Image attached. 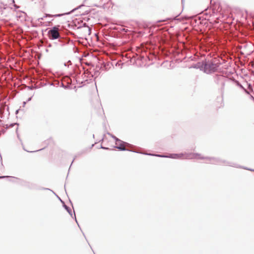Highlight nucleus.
Returning <instances> with one entry per match:
<instances>
[{
    "label": "nucleus",
    "mask_w": 254,
    "mask_h": 254,
    "mask_svg": "<svg viewBox=\"0 0 254 254\" xmlns=\"http://www.w3.org/2000/svg\"><path fill=\"white\" fill-rule=\"evenodd\" d=\"M90 11H88V10H86L85 11V12H84L83 13H82V14H81V15H87L89 14Z\"/></svg>",
    "instance_id": "30"
},
{
    "label": "nucleus",
    "mask_w": 254,
    "mask_h": 254,
    "mask_svg": "<svg viewBox=\"0 0 254 254\" xmlns=\"http://www.w3.org/2000/svg\"><path fill=\"white\" fill-rule=\"evenodd\" d=\"M51 191H52V192H53V193H54L56 196V195H57V194H56V193H55L53 190H51Z\"/></svg>",
    "instance_id": "45"
},
{
    "label": "nucleus",
    "mask_w": 254,
    "mask_h": 254,
    "mask_svg": "<svg viewBox=\"0 0 254 254\" xmlns=\"http://www.w3.org/2000/svg\"><path fill=\"white\" fill-rule=\"evenodd\" d=\"M3 9H6V8L4 6V7H3Z\"/></svg>",
    "instance_id": "52"
},
{
    "label": "nucleus",
    "mask_w": 254,
    "mask_h": 254,
    "mask_svg": "<svg viewBox=\"0 0 254 254\" xmlns=\"http://www.w3.org/2000/svg\"><path fill=\"white\" fill-rule=\"evenodd\" d=\"M68 63H70V64H71V61H70V60H69V61H68Z\"/></svg>",
    "instance_id": "50"
},
{
    "label": "nucleus",
    "mask_w": 254,
    "mask_h": 254,
    "mask_svg": "<svg viewBox=\"0 0 254 254\" xmlns=\"http://www.w3.org/2000/svg\"><path fill=\"white\" fill-rule=\"evenodd\" d=\"M202 65L203 66L201 67L202 71L207 74H210L216 71L219 66L217 64L209 60H203Z\"/></svg>",
    "instance_id": "3"
},
{
    "label": "nucleus",
    "mask_w": 254,
    "mask_h": 254,
    "mask_svg": "<svg viewBox=\"0 0 254 254\" xmlns=\"http://www.w3.org/2000/svg\"><path fill=\"white\" fill-rule=\"evenodd\" d=\"M48 16H49L52 17V16H51L50 14H48V15H46V16H44L42 17L39 18L38 19V21H40V20H43V19H44V17H47Z\"/></svg>",
    "instance_id": "29"
},
{
    "label": "nucleus",
    "mask_w": 254,
    "mask_h": 254,
    "mask_svg": "<svg viewBox=\"0 0 254 254\" xmlns=\"http://www.w3.org/2000/svg\"><path fill=\"white\" fill-rule=\"evenodd\" d=\"M27 102L26 101H23L22 103V106L24 107L25 105L26 104Z\"/></svg>",
    "instance_id": "39"
},
{
    "label": "nucleus",
    "mask_w": 254,
    "mask_h": 254,
    "mask_svg": "<svg viewBox=\"0 0 254 254\" xmlns=\"http://www.w3.org/2000/svg\"><path fill=\"white\" fill-rule=\"evenodd\" d=\"M55 84V86H59V82H58V83H56V84Z\"/></svg>",
    "instance_id": "46"
},
{
    "label": "nucleus",
    "mask_w": 254,
    "mask_h": 254,
    "mask_svg": "<svg viewBox=\"0 0 254 254\" xmlns=\"http://www.w3.org/2000/svg\"><path fill=\"white\" fill-rule=\"evenodd\" d=\"M246 84L248 88L247 90L249 92L250 94H251V92H253V85L251 83H248V82H246Z\"/></svg>",
    "instance_id": "19"
},
{
    "label": "nucleus",
    "mask_w": 254,
    "mask_h": 254,
    "mask_svg": "<svg viewBox=\"0 0 254 254\" xmlns=\"http://www.w3.org/2000/svg\"><path fill=\"white\" fill-rule=\"evenodd\" d=\"M200 154L198 153H186V159H192L195 158L197 157H200Z\"/></svg>",
    "instance_id": "10"
},
{
    "label": "nucleus",
    "mask_w": 254,
    "mask_h": 254,
    "mask_svg": "<svg viewBox=\"0 0 254 254\" xmlns=\"http://www.w3.org/2000/svg\"><path fill=\"white\" fill-rule=\"evenodd\" d=\"M84 4L82 3L81 4V5L78 6L77 7L72 9L69 12H65L64 13H63V14H56L54 15V17H60V16H62L63 15H69V14H70L71 13H72L74 11H75V10L78 9H80L82 6H84Z\"/></svg>",
    "instance_id": "8"
},
{
    "label": "nucleus",
    "mask_w": 254,
    "mask_h": 254,
    "mask_svg": "<svg viewBox=\"0 0 254 254\" xmlns=\"http://www.w3.org/2000/svg\"><path fill=\"white\" fill-rule=\"evenodd\" d=\"M237 85L240 88L243 89L245 93L249 96V98L254 101V97L253 96V95L250 94L249 92L248 91V90L242 85L241 83H240L239 81H237Z\"/></svg>",
    "instance_id": "11"
},
{
    "label": "nucleus",
    "mask_w": 254,
    "mask_h": 254,
    "mask_svg": "<svg viewBox=\"0 0 254 254\" xmlns=\"http://www.w3.org/2000/svg\"><path fill=\"white\" fill-rule=\"evenodd\" d=\"M60 86L65 89H71L72 88L71 84L65 85L63 83H61Z\"/></svg>",
    "instance_id": "20"
},
{
    "label": "nucleus",
    "mask_w": 254,
    "mask_h": 254,
    "mask_svg": "<svg viewBox=\"0 0 254 254\" xmlns=\"http://www.w3.org/2000/svg\"><path fill=\"white\" fill-rule=\"evenodd\" d=\"M20 184L21 186L26 187L29 190H37L38 189V186L35 183L28 182L26 181L20 180Z\"/></svg>",
    "instance_id": "5"
},
{
    "label": "nucleus",
    "mask_w": 254,
    "mask_h": 254,
    "mask_svg": "<svg viewBox=\"0 0 254 254\" xmlns=\"http://www.w3.org/2000/svg\"><path fill=\"white\" fill-rule=\"evenodd\" d=\"M125 144L129 145V144L121 140V141H118L117 144H116V146H114V147L118 149L120 151H127L137 153V152L134 151L132 150L126 148L124 147V145Z\"/></svg>",
    "instance_id": "6"
},
{
    "label": "nucleus",
    "mask_w": 254,
    "mask_h": 254,
    "mask_svg": "<svg viewBox=\"0 0 254 254\" xmlns=\"http://www.w3.org/2000/svg\"><path fill=\"white\" fill-rule=\"evenodd\" d=\"M57 197L59 199V200L61 202V203L63 204V202H64V200H63L58 195H56Z\"/></svg>",
    "instance_id": "31"
},
{
    "label": "nucleus",
    "mask_w": 254,
    "mask_h": 254,
    "mask_svg": "<svg viewBox=\"0 0 254 254\" xmlns=\"http://www.w3.org/2000/svg\"><path fill=\"white\" fill-rule=\"evenodd\" d=\"M92 137H94V134H93Z\"/></svg>",
    "instance_id": "54"
},
{
    "label": "nucleus",
    "mask_w": 254,
    "mask_h": 254,
    "mask_svg": "<svg viewBox=\"0 0 254 254\" xmlns=\"http://www.w3.org/2000/svg\"><path fill=\"white\" fill-rule=\"evenodd\" d=\"M124 64L123 63H120V62L118 61L116 62L115 65L116 66H120V68H122Z\"/></svg>",
    "instance_id": "21"
},
{
    "label": "nucleus",
    "mask_w": 254,
    "mask_h": 254,
    "mask_svg": "<svg viewBox=\"0 0 254 254\" xmlns=\"http://www.w3.org/2000/svg\"><path fill=\"white\" fill-rule=\"evenodd\" d=\"M12 2L14 4H13V6H14L16 8H18V6H17L15 4V3H15V1H14V0H12Z\"/></svg>",
    "instance_id": "34"
},
{
    "label": "nucleus",
    "mask_w": 254,
    "mask_h": 254,
    "mask_svg": "<svg viewBox=\"0 0 254 254\" xmlns=\"http://www.w3.org/2000/svg\"><path fill=\"white\" fill-rule=\"evenodd\" d=\"M39 88H40L39 86H34V89H38Z\"/></svg>",
    "instance_id": "42"
},
{
    "label": "nucleus",
    "mask_w": 254,
    "mask_h": 254,
    "mask_svg": "<svg viewBox=\"0 0 254 254\" xmlns=\"http://www.w3.org/2000/svg\"><path fill=\"white\" fill-rule=\"evenodd\" d=\"M81 27H88V25L86 23H83L81 26L78 27V28H80Z\"/></svg>",
    "instance_id": "27"
},
{
    "label": "nucleus",
    "mask_w": 254,
    "mask_h": 254,
    "mask_svg": "<svg viewBox=\"0 0 254 254\" xmlns=\"http://www.w3.org/2000/svg\"><path fill=\"white\" fill-rule=\"evenodd\" d=\"M8 128V127H6L4 128H1L0 129V135H1V134L4 133L6 131V130Z\"/></svg>",
    "instance_id": "24"
},
{
    "label": "nucleus",
    "mask_w": 254,
    "mask_h": 254,
    "mask_svg": "<svg viewBox=\"0 0 254 254\" xmlns=\"http://www.w3.org/2000/svg\"><path fill=\"white\" fill-rule=\"evenodd\" d=\"M87 80H85V81H77L76 80V82L77 83L79 82V83H81V84H83V83H85Z\"/></svg>",
    "instance_id": "37"
},
{
    "label": "nucleus",
    "mask_w": 254,
    "mask_h": 254,
    "mask_svg": "<svg viewBox=\"0 0 254 254\" xmlns=\"http://www.w3.org/2000/svg\"><path fill=\"white\" fill-rule=\"evenodd\" d=\"M4 178L7 179V180L8 181H9V182H13L12 180L14 179H16L20 180L19 179H18L17 178L12 177V176H0V179H4Z\"/></svg>",
    "instance_id": "15"
},
{
    "label": "nucleus",
    "mask_w": 254,
    "mask_h": 254,
    "mask_svg": "<svg viewBox=\"0 0 254 254\" xmlns=\"http://www.w3.org/2000/svg\"><path fill=\"white\" fill-rule=\"evenodd\" d=\"M33 97V96H31L30 97L28 98L26 101L27 102H29L31 100L32 98Z\"/></svg>",
    "instance_id": "36"
},
{
    "label": "nucleus",
    "mask_w": 254,
    "mask_h": 254,
    "mask_svg": "<svg viewBox=\"0 0 254 254\" xmlns=\"http://www.w3.org/2000/svg\"><path fill=\"white\" fill-rule=\"evenodd\" d=\"M184 0H182V2L183 3Z\"/></svg>",
    "instance_id": "55"
},
{
    "label": "nucleus",
    "mask_w": 254,
    "mask_h": 254,
    "mask_svg": "<svg viewBox=\"0 0 254 254\" xmlns=\"http://www.w3.org/2000/svg\"><path fill=\"white\" fill-rule=\"evenodd\" d=\"M52 141H53V140L51 138H50L48 139L47 140H45L43 142V144L45 145V147H43V148H41L40 149L37 150L36 151H39L43 150L46 147H47L48 145H49Z\"/></svg>",
    "instance_id": "16"
},
{
    "label": "nucleus",
    "mask_w": 254,
    "mask_h": 254,
    "mask_svg": "<svg viewBox=\"0 0 254 254\" xmlns=\"http://www.w3.org/2000/svg\"><path fill=\"white\" fill-rule=\"evenodd\" d=\"M99 66H96V68L95 69L94 71V75L95 76H98L100 74L99 68L98 67Z\"/></svg>",
    "instance_id": "22"
},
{
    "label": "nucleus",
    "mask_w": 254,
    "mask_h": 254,
    "mask_svg": "<svg viewBox=\"0 0 254 254\" xmlns=\"http://www.w3.org/2000/svg\"><path fill=\"white\" fill-rule=\"evenodd\" d=\"M107 134L109 135L112 138H113L115 140L116 142V144H117L118 141H121V140L120 139L118 138L115 135L111 133L110 132H107Z\"/></svg>",
    "instance_id": "18"
},
{
    "label": "nucleus",
    "mask_w": 254,
    "mask_h": 254,
    "mask_svg": "<svg viewBox=\"0 0 254 254\" xmlns=\"http://www.w3.org/2000/svg\"><path fill=\"white\" fill-rule=\"evenodd\" d=\"M203 66L202 65V61L200 62H198L195 64H193L189 67V68H195V69H199L200 70L202 71V68L201 67Z\"/></svg>",
    "instance_id": "13"
},
{
    "label": "nucleus",
    "mask_w": 254,
    "mask_h": 254,
    "mask_svg": "<svg viewBox=\"0 0 254 254\" xmlns=\"http://www.w3.org/2000/svg\"><path fill=\"white\" fill-rule=\"evenodd\" d=\"M37 190H51L49 189V188H44V187H39V186H38V189Z\"/></svg>",
    "instance_id": "25"
},
{
    "label": "nucleus",
    "mask_w": 254,
    "mask_h": 254,
    "mask_svg": "<svg viewBox=\"0 0 254 254\" xmlns=\"http://www.w3.org/2000/svg\"><path fill=\"white\" fill-rule=\"evenodd\" d=\"M74 159H75V158H74V159H73V160L72 161V162H71V165H70V167H71V165H72V163L73 162V161H74ZM70 168V167H69V168Z\"/></svg>",
    "instance_id": "47"
},
{
    "label": "nucleus",
    "mask_w": 254,
    "mask_h": 254,
    "mask_svg": "<svg viewBox=\"0 0 254 254\" xmlns=\"http://www.w3.org/2000/svg\"><path fill=\"white\" fill-rule=\"evenodd\" d=\"M145 154L149 155V156H157V157H162V158H169V154L168 155H166L165 154H152V153H146Z\"/></svg>",
    "instance_id": "17"
},
{
    "label": "nucleus",
    "mask_w": 254,
    "mask_h": 254,
    "mask_svg": "<svg viewBox=\"0 0 254 254\" xmlns=\"http://www.w3.org/2000/svg\"><path fill=\"white\" fill-rule=\"evenodd\" d=\"M98 149H104V150H113V149H110V148L109 147H104L103 146L102 144L100 145V146H99L98 147Z\"/></svg>",
    "instance_id": "23"
},
{
    "label": "nucleus",
    "mask_w": 254,
    "mask_h": 254,
    "mask_svg": "<svg viewBox=\"0 0 254 254\" xmlns=\"http://www.w3.org/2000/svg\"><path fill=\"white\" fill-rule=\"evenodd\" d=\"M181 13H180L179 14L176 15V16L173 17H168L164 19H161L157 21V23L161 22H164L166 21L170 20H178L181 21V18H178L177 17L180 15Z\"/></svg>",
    "instance_id": "12"
},
{
    "label": "nucleus",
    "mask_w": 254,
    "mask_h": 254,
    "mask_svg": "<svg viewBox=\"0 0 254 254\" xmlns=\"http://www.w3.org/2000/svg\"><path fill=\"white\" fill-rule=\"evenodd\" d=\"M64 65L65 66H67V67H68V65H67V63H64Z\"/></svg>",
    "instance_id": "43"
},
{
    "label": "nucleus",
    "mask_w": 254,
    "mask_h": 254,
    "mask_svg": "<svg viewBox=\"0 0 254 254\" xmlns=\"http://www.w3.org/2000/svg\"><path fill=\"white\" fill-rule=\"evenodd\" d=\"M53 44H54V45H56L57 44V42H54V43H53Z\"/></svg>",
    "instance_id": "49"
},
{
    "label": "nucleus",
    "mask_w": 254,
    "mask_h": 254,
    "mask_svg": "<svg viewBox=\"0 0 254 254\" xmlns=\"http://www.w3.org/2000/svg\"><path fill=\"white\" fill-rule=\"evenodd\" d=\"M205 14H206V15H207V14H208V13H207V12H206Z\"/></svg>",
    "instance_id": "51"
},
{
    "label": "nucleus",
    "mask_w": 254,
    "mask_h": 254,
    "mask_svg": "<svg viewBox=\"0 0 254 254\" xmlns=\"http://www.w3.org/2000/svg\"><path fill=\"white\" fill-rule=\"evenodd\" d=\"M74 218L75 221V222H76V223L77 224L78 226H79V224H78V222H77V219H76V216H75V214H74Z\"/></svg>",
    "instance_id": "35"
},
{
    "label": "nucleus",
    "mask_w": 254,
    "mask_h": 254,
    "mask_svg": "<svg viewBox=\"0 0 254 254\" xmlns=\"http://www.w3.org/2000/svg\"><path fill=\"white\" fill-rule=\"evenodd\" d=\"M200 159H206L210 161L211 164H214V165H226V166H229L232 167H239L241 168H243L245 170H250L252 172H254V169L252 168H249L245 167H242V166H237L235 163H233L231 162H229L226 160H224L223 159H221L219 157H200Z\"/></svg>",
    "instance_id": "2"
},
{
    "label": "nucleus",
    "mask_w": 254,
    "mask_h": 254,
    "mask_svg": "<svg viewBox=\"0 0 254 254\" xmlns=\"http://www.w3.org/2000/svg\"><path fill=\"white\" fill-rule=\"evenodd\" d=\"M15 125H19V124L18 123H11L10 124L9 126H7L6 125V127H8V128L9 127H13Z\"/></svg>",
    "instance_id": "26"
},
{
    "label": "nucleus",
    "mask_w": 254,
    "mask_h": 254,
    "mask_svg": "<svg viewBox=\"0 0 254 254\" xmlns=\"http://www.w3.org/2000/svg\"><path fill=\"white\" fill-rule=\"evenodd\" d=\"M27 88L29 90H33L34 89V86H27Z\"/></svg>",
    "instance_id": "33"
},
{
    "label": "nucleus",
    "mask_w": 254,
    "mask_h": 254,
    "mask_svg": "<svg viewBox=\"0 0 254 254\" xmlns=\"http://www.w3.org/2000/svg\"><path fill=\"white\" fill-rule=\"evenodd\" d=\"M60 25H55L52 27L48 31V36L50 40L58 39V41L60 43V46L63 47L66 45H70L71 46H74V43L72 40H64L62 38L59 34V29Z\"/></svg>",
    "instance_id": "1"
},
{
    "label": "nucleus",
    "mask_w": 254,
    "mask_h": 254,
    "mask_svg": "<svg viewBox=\"0 0 254 254\" xmlns=\"http://www.w3.org/2000/svg\"><path fill=\"white\" fill-rule=\"evenodd\" d=\"M98 142L96 141V142H95V143H94V144H92V145H91V146L90 148H92L94 146V145H95V144H97Z\"/></svg>",
    "instance_id": "41"
},
{
    "label": "nucleus",
    "mask_w": 254,
    "mask_h": 254,
    "mask_svg": "<svg viewBox=\"0 0 254 254\" xmlns=\"http://www.w3.org/2000/svg\"><path fill=\"white\" fill-rule=\"evenodd\" d=\"M185 157L186 158V153H172L169 154V158L172 159H181Z\"/></svg>",
    "instance_id": "7"
},
{
    "label": "nucleus",
    "mask_w": 254,
    "mask_h": 254,
    "mask_svg": "<svg viewBox=\"0 0 254 254\" xmlns=\"http://www.w3.org/2000/svg\"><path fill=\"white\" fill-rule=\"evenodd\" d=\"M52 47V44H48V47Z\"/></svg>",
    "instance_id": "44"
},
{
    "label": "nucleus",
    "mask_w": 254,
    "mask_h": 254,
    "mask_svg": "<svg viewBox=\"0 0 254 254\" xmlns=\"http://www.w3.org/2000/svg\"><path fill=\"white\" fill-rule=\"evenodd\" d=\"M111 64H112L110 63H105L103 62L101 65V66H98L99 69H102L105 71L108 70L110 67H111Z\"/></svg>",
    "instance_id": "9"
},
{
    "label": "nucleus",
    "mask_w": 254,
    "mask_h": 254,
    "mask_svg": "<svg viewBox=\"0 0 254 254\" xmlns=\"http://www.w3.org/2000/svg\"><path fill=\"white\" fill-rule=\"evenodd\" d=\"M252 24H254V21H252Z\"/></svg>",
    "instance_id": "53"
},
{
    "label": "nucleus",
    "mask_w": 254,
    "mask_h": 254,
    "mask_svg": "<svg viewBox=\"0 0 254 254\" xmlns=\"http://www.w3.org/2000/svg\"><path fill=\"white\" fill-rule=\"evenodd\" d=\"M62 204L64 208L67 211V212L70 215V216L73 218L71 208L69 206L66 205L64 202H63V203Z\"/></svg>",
    "instance_id": "14"
},
{
    "label": "nucleus",
    "mask_w": 254,
    "mask_h": 254,
    "mask_svg": "<svg viewBox=\"0 0 254 254\" xmlns=\"http://www.w3.org/2000/svg\"><path fill=\"white\" fill-rule=\"evenodd\" d=\"M19 111L20 109L16 110L15 111V114L17 115L19 113Z\"/></svg>",
    "instance_id": "40"
},
{
    "label": "nucleus",
    "mask_w": 254,
    "mask_h": 254,
    "mask_svg": "<svg viewBox=\"0 0 254 254\" xmlns=\"http://www.w3.org/2000/svg\"><path fill=\"white\" fill-rule=\"evenodd\" d=\"M0 13H1V14H3V11L2 10L0 11Z\"/></svg>",
    "instance_id": "48"
},
{
    "label": "nucleus",
    "mask_w": 254,
    "mask_h": 254,
    "mask_svg": "<svg viewBox=\"0 0 254 254\" xmlns=\"http://www.w3.org/2000/svg\"><path fill=\"white\" fill-rule=\"evenodd\" d=\"M47 85H48V83H47V82H46V83L41 82L40 84L39 87H42L45 86Z\"/></svg>",
    "instance_id": "28"
},
{
    "label": "nucleus",
    "mask_w": 254,
    "mask_h": 254,
    "mask_svg": "<svg viewBox=\"0 0 254 254\" xmlns=\"http://www.w3.org/2000/svg\"><path fill=\"white\" fill-rule=\"evenodd\" d=\"M105 134H104V135H103V137H102V138L101 139H100V140H99V141H98V142H102H102H103V141H104V137H105Z\"/></svg>",
    "instance_id": "32"
},
{
    "label": "nucleus",
    "mask_w": 254,
    "mask_h": 254,
    "mask_svg": "<svg viewBox=\"0 0 254 254\" xmlns=\"http://www.w3.org/2000/svg\"><path fill=\"white\" fill-rule=\"evenodd\" d=\"M110 28L115 31L116 32L120 34H125L127 33L129 30L125 28L121 21H114L111 24Z\"/></svg>",
    "instance_id": "4"
},
{
    "label": "nucleus",
    "mask_w": 254,
    "mask_h": 254,
    "mask_svg": "<svg viewBox=\"0 0 254 254\" xmlns=\"http://www.w3.org/2000/svg\"><path fill=\"white\" fill-rule=\"evenodd\" d=\"M48 85H49L50 86H55V84L52 82L51 83H48Z\"/></svg>",
    "instance_id": "38"
}]
</instances>
